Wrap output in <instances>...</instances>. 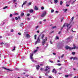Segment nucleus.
Masks as SVG:
<instances>
[{
	"mask_svg": "<svg viewBox=\"0 0 78 78\" xmlns=\"http://www.w3.org/2000/svg\"><path fill=\"white\" fill-rule=\"evenodd\" d=\"M73 19H74V17H73L71 19H72V20H73Z\"/></svg>",
	"mask_w": 78,
	"mask_h": 78,
	"instance_id": "obj_54",
	"label": "nucleus"
},
{
	"mask_svg": "<svg viewBox=\"0 0 78 78\" xmlns=\"http://www.w3.org/2000/svg\"><path fill=\"white\" fill-rule=\"evenodd\" d=\"M18 18L19 19H20V16H18Z\"/></svg>",
	"mask_w": 78,
	"mask_h": 78,
	"instance_id": "obj_48",
	"label": "nucleus"
},
{
	"mask_svg": "<svg viewBox=\"0 0 78 78\" xmlns=\"http://www.w3.org/2000/svg\"><path fill=\"white\" fill-rule=\"evenodd\" d=\"M39 28V26H36V29H37V28Z\"/></svg>",
	"mask_w": 78,
	"mask_h": 78,
	"instance_id": "obj_42",
	"label": "nucleus"
},
{
	"mask_svg": "<svg viewBox=\"0 0 78 78\" xmlns=\"http://www.w3.org/2000/svg\"><path fill=\"white\" fill-rule=\"evenodd\" d=\"M15 19L16 20H17L18 19V18L17 17H15Z\"/></svg>",
	"mask_w": 78,
	"mask_h": 78,
	"instance_id": "obj_45",
	"label": "nucleus"
},
{
	"mask_svg": "<svg viewBox=\"0 0 78 78\" xmlns=\"http://www.w3.org/2000/svg\"><path fill=\"white\" fill-rule=\"evenodd\" d=\"M29 12L31 13L33 12V9L30 10L29 11Z\"/></svg>",
	"mask_w": 78,
	"mask_h": 78,
	"instance_id": "obj_20",
	"label": "nucleus"
},
{
	"mask_svg": "<svg viewBox=\"0 0 78 78\" xmlns=\"http://www.w3.org/2000/svg\"><path fill=\"white\" fill-rule=\"evenodd\" d=\"M49 67L48 66H47L46 67V69H48V68Z\"/></svg>",
	"mask_w": 78,
	"mask_h": 78,
	"instance_id": "obj_58",
	"label": "nucleus"
},
{
	"mask_svg": "<svg viewBox=\"0 0 78 78\" xmlns=\"http://www.w3.org/2000/svg\"><path fill=\"white\" fill-rule=\"evenodd\" d=\"M45 76H48L47 74L46 73H45Z\"/></svg>",
	"mask_w": 78,
	"mask_h": 78,
	"instance_id": "obj_57",
	"label": "nucleus"
},
{
	"mask_svg": "<svg viewBox=\"0 0 78 78\" xmlns=\"http://www.w3.org/2000/svg\"><path fill=\"white\" fill-rule=\"evenodd\" d=\"M65 77H66V78H67V77H69L68 75H65Z\"/></svg>",
	"mask_w": 78,
	"mask_h": 78,
	"instance_id": "obj_32",
	"label": "nucleus"
},
{
	"mask_svg": "<svg viewBox=\"0 0 78 78\" xmlns=\"http://www.w3.org/2000/svg\"><path fill=\"white\" fill-rule=\"evenodd\" d=\"M61 31H59V32H58L59 34H61Z\"/></svg>",
	"mask_w": 78,
	"mask_h": 78,
	"instance_id": "obj_46",
	"label": "nucleus"
},
{
	"mask_svg": "<svg viewBox=\"0 0 78 78\" xmlns=\"http://www.w3.org/2000/svg\"><path fill=\"white\" fill-rule=\"evenodd\" d=\"M44 34H43L41 37V39H43L44 38Z\"/></svg>",
	"mask_w": 78,
	"mask_h": 78,
	"instance_id": "obj_25",
	"label": "nucleus"
},
{
	"mask_svg": "<svg viewBox=\"0 0 78 78\" xmlns=\"http://www.w3.org/2000/svg\"><path fill=\"white\" fill-rule=\"evenodd\" d=\"M76 0H75V1H73L72 2V4L73 5V3H75V2H76Z\"/></svg>",
	"mask_w": 78,
	"mask_h": 78,
	"instance_id": "obj_24",
	"label": "nucleus"
},
{
	"mask_svg": "<svg viewBox=\"0 0 78 78\" xmlns=\"http://www.w3.org/2000/svg\"><path fill=\"white\" fill-rule=\"evenodd\" d=\"M51 1H52V0H49V2H50L51 3V4H52V3Z\"/></svg>",
	"mask_w": 78,
	"mask_h": 78,
	"instance_id": "obj_38",
	"label": "nucleus"
},
{
	"mask_svg": "<svg viewBox=\"0 0 78 78\" xmlns=\"http://www.w3.org/2000/svg\"><path fill=\"white\" fill-rule=\"evenodd\" d=\"M12 14H11L10 15V17H12Z\"/></svg>",
	"mask_w": 78,
	"mask_h": 78,
	"instance_id": "obj_43",
	"label": "nucleus"
},
{
	"mask_svg": "<svg viewBox=\"0 0 78 78\" xmlns=\"http://www.w3.org/2000/svg\"><path fill=\"white\" fill-rule=\"evenodd\" d=\"M63 11H64L65 12H66L67 11V9H63Z\"/></svg>",
	"mask_w": 78,
	"mask_h": 78,
	"instance_id": "obj_23",
	"label": "nucleus"
},
{
	"mask_svg": "<svg viewBox=\"0 0 78 78\" xmlns=\"http://www.w3.org/2000/svg\"><path fill=\"white\" fill-rule=\"evenodd\" d=\"M27 3V1H25L23 4L22 6V8H23V5H24L25 4H26V3Z\"/></svg>",
	"mask_w": 78,
	"mask_h": 78,
	"instance_id": "obj_13",
	"label": "nucleus"
},
{
	"mask_svg": "<svg viewBox=\"0 0 78 78\" xmlns=\"http://www.w3.org/2000/svg\"><path fill=\"white\" fill-rule=\"evenodd\" d=\"M18 34L19 35H21V34H20V32H19Z\"/></svg>",
	"mask_w": 78,
	"mask_h": 78,
	"instance_id": "obj_47",
	"label": "nucleus"
},
{
	"mask_svg": "<svg viewBox=\"0 0 78 78\" xmlns=\"http://www.w3.org/2000/svg\"><path fill=\"white\" fill-rule=\"evenodd\" d=\"M67 27L68 29H69L71 27V25L70 24H68L67 25Z\"/></svg>",
	"mask_w": 78,
	"mask_h": 78,
	"instance_id": "obj_7",
	"label": "nucleus"
},
{
	"mask_svg": "<svg viewBox=\"0 0 78 78\" xmlns=\"http://www.w3.org/2000/svg\"><path fill=\"white\" fill-rule=\"evenodd\" d=\"M66 49H69L70 50H73V48H70V47L67 46H66Z\"/></svg>",
	"mask_w": 78,
	"mask_h": 78,
	"instance_id": "obj_5",
	"label": "nucleus"
},
{
	"mask_svg": "<svg viewBox=\"0 0 78 78\" xmlns=\"http://www.w3.org/2000/svg\"><path fill=\"white\" fill-rule=\"evenodd\" d=\"M39 42H40V38H39V37H38L37 41L35 42V44L36 45L37 43H39Z\"/></svg>",
	"mask_w": 78,
	"mask_h": 78,
	"instance_id": "obj_3",
	"label": "nucleus"
},
{
	"mask_svg": "<svg viewBox=\"0 0 78 78\" xmlns=\"http://www.w3.org/2000/svg\"><path fill=\"white\" fill-rule=\"evenodd\" d=\"M47 14V12L46 11H44L43 13L41 15V17H44L45 16V15Z\"/></svg>",
	"mask_w": 78,
	"mask_h": 78,
	"instance_id": "obj_4",
	"label": "nucleus"
},
{
	"mask_svg": "<svg viewBox=\"0 0 78 78\" xmlns=\"http://www.w3.org/2000/svg\"><path fill=\"white\" fill-rule=\"evenodd\" d=\"M73 60H77L78 59V58H77V57H74L73 58Z\"/></svg>",
	"mask_w": 78,
	"mask_h": 78,
	"instance_id": "obj_16",
	"label": "nucleus"
},
{
	"mask_svg": "<svg viewBox=\"0 0 78 78\" xmlns=\"http://www.w3.org/2000/svg\"><path fill=\"white\" fill-rule=\"evenodd\" d=\"M50 43L51 44H53V43L51 42V41H50Z\"/></svg>",
	"mask_w": 78,
	"mask_h": 78,
	"instance_id": "obj_61",
	"label": "nucleus"
},
{
	"mask_svg": "<svg viewBox=\"0 0 78 78\" xmlns=\"http://www.w3.org/2000/svg\"><path fill=\"white\" fill-rule=\"evenodd\" d=\"M67 23H65V24L63 25V27H65L66 25L67 26Z\"/></svg>",
	"mask_w": 78,
	"mask_h": 78,
	"instance_id": "obj_17",
	"label": "nucleus"
},
{
	"mask_svg": "<svg viewBox=\"0 0 78 78\" xmlns=\"http://www.w3.org/2000/svg\"><path fill=\"white\" fill-rule=\"evenodd\" d=\"M2 68L5 70H9L10 71H12V70H10L9 69H7L6 68H5V67H3Z\"/></svg>",
	"mask_w": 78,
	"mask_h": 78,
	"instance_id": "obj_15",
	"label": "nucleus"
},
{
	"mask_svg": "<svg viewBox=\"0 0 78 78\" xmlns=\"http://www.w3.org/2000/svg\"><path fill=\"white\" fill-rule=\"evenodd\" d=\"M30 58L31 59V61L33 62H34V59H33V53H31L30 54Z\"/></svg>",
	"mask_w": 78,
	"mask_h": 78,
	"instance_id": "obj_2",
	"label": "nucleus"
},
{
	"mask_svg": "<svg viewBox=\"0 0 78 78\" xmlns=\"http://www.w3.org/2000/svg\"><path fill=\"white\" fill-rule=\"evenodd\" d=\"M2 37L0 36V39H2Z\"/></svg>",
	"mask_w": 78,
	"mask_h": 78,
	"instance_id": "obj_64",
	"label": "nucleus"
},
{
	"mask_svg": "<svg viewBox=\"0 0 78 78\" xmlns=\"http://www.w3.org/2000/svg\"><path fill=\"white\" fill-rule=\"evenodd\" d=\"M14 14L15 15H18V14H18L17 13H15Z\"/></svg>",
	"mask_w": 78,
	"mask_h": 78,
	"instance_id": "obj_52",
	"label": "nucleus"
},
{
	"mask_svg": "<svg viewBox=\"0 0 78 78\" xmlns=\"http://www.w3.org/2000/svg\"><path fill=\"white\" fill-rule=\"evenodd\" d=\"M11 32H13L14 31V30L12 29L11 30Z\"/></svg>",
	"mask_w": 78,
	"mask_h": 78,
	"instance_id": "obj_44",
	"label": "nucleus"
},
{
	"mask_svg": "<svg viewBox=\"0 0 78 78\" xmlns=\"http://www.w3.org/2000/svg\"><path fill=\"white\" fill-rule=\"evenodd\" d=\"M34 9L37 11L38 10V7H37V6H35L34 7Z\"/></svg>",
	"mask_w": 78,
	"mask_h": 78,
	"instance_id": "obj_14",
	"label": "nucleus"
},
{
	"mask_svg": "<svg viewBox=\"0 0 78 78\" xmlns=\"http://www.w3.org/2000/svg\"><path fill=\"white\" fill-rule=\"evenodd\" d=\"M53 54L54 55H56V53H53Z\"/></svg>",
	"mask_w": 78,
	"mask_h": 78,
	"instance_id": "obj_62",
	"label": "nucleus"
},
{
	"mask_svg": "<svg viewBox=\"0 0 78 78\" xmlns=\"http://www.w3.org/2000/svg\"><path fill=\"white\" fill-rule=\"evenodd\" d=\"M41 9L43 10V9H44V7H41Z\"/></svg>",
	"mask_w": 78,
	"mask_h": 78,
	"instance_id": "obj_39",
	"label": "nucleus"
},
{
	"mask_svg": "<svg viewBox=\"0 0 78 78\" xmlns=\"http://www.w3.org/2000/svg\"><path fill=\"white\" fill-rule=\"evenodd\" d=\"M26 36L27 38H30V37H31V36L28 34H26Z\"/></svg>",
	"mask_w": 78,
	"mask_h": 78,
	"instance_id": "obj_9",
	"label": "nucleus"
},
{
	"mask_svg": "<svg viewBox=\"0 0 78 78\" xmlns=\"http://www.w3.org/2000/svg\"><path fill=\"white\" fill-rule=\"evenodd\" d=\"M64 55L63 54V55H62V56H61V58H63V57H64Z\"/></svg>",
	"mask_w": 78,
	"mask_h": 78,
	"instance_id": "obj_41",
	"label": "nucleus"
},
{
	"mask_svg": "<svg viewBox=\"0 0 78 78\" xmlns=\"http://www.w3.org/2000/svg\"><path fill=\"white\" fill-rule=\"evenodd\" d=\"M54 32V31H53L51 32V33H52Z\"/></svg>",
	"mask_w": 78,
	"mask_h": 78,
	"instance_id": "obj_55",
	"label": "nucleus"
},
{
	"mask_svg": "<svg viewBox=\"0 0 78 78\" xmlns=\"http://www.w3.org/2000/svg\"><path fill=\"white\" fill-rule=\"evenodd\" d=\"M37 50H36L34 51V53H36V52H37Z\"/></svg>",
	"mask_w": 78,
	"mask_h": 78,
	"instance_id": "obj_29",
	"label": "nucleus"
},
{
	"mask_svg": "<svg viewBox=\"0 0 78 78\" xmlns=\"http://www.w3.org/2000/svg\"><path fill=\"white\" fill-rule=\"evenodd\" d=\"M56 38L57 39H59V37H56Z\"/></svg>",
	"mask_w": 78,
	"mask_h": 78,
	"instance_id": "obj_51",
	"label": "nucleus"
},
{
	"mask_svg": "<svg viewBox=\"0 0 78 78\" xmlns=\"http://www.w3.org/2000/svg\"><path fill=\"white\" fill-rule=\"evenodd\" d=\"M44 22H45L46 21V20L45 19L43 20Z\"/></svg>",
	"mask_w": 78,
	"mask_h": 78,
	"instance_id": "obj_63",
	"label": "nucleus"
},
{
	"mask_svg": "<svg viewBox=\"0 0 78 78\" xmlns=\"http://www.w3.org/2000/svg\"><path fill=\"white\" fill-rule=\"evenodd\" d=\"M73 49H75V48H76V49L78 48V46L76 47L75 46V44H73Z\"/></svg>",
	"mask_w": 78,
	"mask_h": 78,
	"instance_id": "obj_8",
	"label": "nucleus"
},
{
	"mask_svg": "<svg viewBox=\"0 0 78 78\" xmlns=\"http://www.w3.org/2000/svg\"><path fill=\"white\" fill-rule=\"evenodd\" d=\"M64 19V18H62L61 20V22H62Z\"/></svg>",
	"mask_w": 78,
	"mask_h": 78,
	"instance_id": "obj_35",
	"label": "nucleus"
},
{
	"mask_svg": "<svg viewBox=\"0 0 78 78\" xmlns=\"http://www.w3.org/2000/svg\"><path fill=\"white\" fill-rule=\"evenodd\" d=\"M13 2H16V0H13Z\"/></svg>",
	"mask_w": 78,
	"mask_h": 78,
	"instance_id": "obj_49",
	"label": "nucleus"
},
{
	"mask_svg": "<svg viewBox=\"0 0 78 78\" xmlns=\"http://www.w3.org/2000/svg\"><path fill=\"white\" fill-rule=\"evenodd\" d=\"M56 26H54L52 27V28L53 29L54 28H56Z\"/></svg>",
	"mask_w": 78,
	"mask_h": 78,
	"instance_id": "obj_40",
	"label": "nucleus"
},
{
	"mask_svg": "<svg viewBox=\"0 0 78 78\" xmlns=\"http://www.w3.org/2000/svg\"><path fill=\"white\" fill-rule=\"evenodd\" d=\"M31 5V2H29L28 3V6H29V5Z\"/></svg>",
	"mask_w": 78,
	"mask_h": 78,
	"instance_id": "obj_27",
	"label": "nucleus"
},
{
	"mask_svg": "<svg viewBox=\"0 0 78 78\" xmlns=\"http://www.w3.org/2000/svg\"><path fill=\"white\" fill-rule=\"evenodd\" d=\"M36 69H37V70H39V69L40 68V66L39 65H37L36 66Z\"/></svg>",
	"mask_w": 78,
	"mask_h": 78,
	"instance_id": "obj_11",
	"label": "nucleus"
},
{
	"mask_svg": "<svg viewBox=\"0 0 78 78\" xmlns=\"http://www.w3.org/2000/svg\"><path fill=\"white\" fill-rule=\"evenodd\" d=\"M23 23H22L21 24H20V27H23Z\"/></svg>",
	"mask_w": 78,
	"mask_h": 78,
	"instance_id": "obj_22",
	"label": "nucleus"
},
{
	"mask_svg": "<svg viewBox=\"0 0 78 78\" xmlns=\"http://www.w3.org/2000/svg\"><path fill=\"white\" fill-rule=\"evenodd\" d=\"M49 62H51V63H53V61L49 60Z\"/></svg>",
	"mask_w": 78,
	"mask_h": 78,
	"instance_id": "obj_37",
	"label": "nucleus"
},
{
	"mask_svg": "<svg viewBox=\"0 0 78 78\" xmlns=\"http://www.w3.org/2000/svg\"><path fill=\"white\" fill-rule=\"evenodd\" d=\"M29 76L28 75H25V76Z\"/></svg>",
	"mask_w": 78,
	"mask_h": 78,
	"instance_id": "obj_56",
	"label": "nucleus"
},
{
	"mask_svg": "<svg viewBox=\"0 0 78 78\" xmlns=\"http://www.w3.org/2000/svg\"><path fill=\"white\" fill-rule=\"evenodd\" d=\"M30 14H28L27 15V16H30Z\"/></svg>",
	"mask_w": 78,
	"mask_h": 78,
	"instance_id": "obj_50",
	"label": "nucleus"
},
{
	"mask_svg": "<svg viewBox=\"0 0 78 78\" xmlns=\"http://www.w3.org/2000/svg\"><path fill=\"white\" fill-rule=\"evenodd\" d=\"M57 66H61V63H58L57 64Z\"/></svg>",
	"mask_w": 78,
	"mask_h": 78,
	"instance_id": "obj_30",
	"label": "nucleus"
},
{
	"mask_svg": "<svg viewBox=\"0 0 78 78\" xmlns=\"http://www.w3.org/2000/svg\"><path fill=\"white\" fill-rule=\"evenodd\" d=\"M51 12L53 13V12H54V9H51Z\"/></svg>",
	"mask_w": 78,
	"mask_h": 78,
	"instance_id": "obj_26",
	"label": "nucleus"
},
{
	"mask_svg": "<svg viewBox=\"0 0 78 78\" xmlns=\"http://www.w3.org/2000/svg\"><path fill=\"white\" fill-rule=\"evenodd\" d=\"M40 69L42 71L44 70V68H40Z\"/></svg>",
	"mask_w": 78,
	"mask_h": 78,
	"instance_id": "obj_28",
	"label": "nucleus"
},
{
	"mask_svg": "<svg viewBox=\"0 0 78 78\" xmlns=\"http://www.w3.org/2000/svg\"><path fill=\"white\" fill-rule=\"evenodd\" d=\"M55 12L56 13H58V11H56Z\"/></svg>",
	"mask_w": 78,
	"mask_h": 78,
	"instance_id": "obj_59",
	"label": "nucleus"
},
{
	"mask_svg": "<svg viewBox=\"0 0 78 78\" xmlns=\"http://www.w3.org/2000/svg\"><path fill=\"white\" fill-rule=\"evenodd\" d=\"M58 2V0H54V3L55 4L57 3Z\"/></svg>",
	"mask_w": 78,
	"mask_h": 78,
	"instance_id": "obj_19",
	"label": "nucleus"
},
{
	"mask_svg": "<svg viewBox=\"0 0 78 78\" xmlns=\"http://www.w3.org/2000/svg\"><path fill=\"white\" fill-rule=\"evenodd\" d=\"M47 40V38L46 37L45 40L44 39L42 41L43 45H44V44H46V41Z\"/></svg>",
	"mask_w": 78,
	"mask_h": 78,
	"instance_id": "obj_1",
	"label": "nucleus"
},
{
	"mask_svg": "<svg viewBox=\"0 0 78 78\" xmlns=\"http://www.w3.org/2000/svg\"><path fill=\"white\" fill-rule=\"evenodd\" d=\"M72 54L73 55H75V53L74 52H72Z\"/></svg>",
	"mask_w": 78,
	"mask_h": 78,
	"instance_id": "obj_36",
	"label": "nucleus"
},
{
	"mask_svg": "<svg viewBox=\"0 0 78 78\" xmlns=\"http://www.w3.org/2000/svg\"><path fill=\"white\" fill-rule=\"evenodd\" d=\"M45 71H47L46 72L47 73H49V72H50V68H48V69L46 68L45 70Z\"/></svg>",
	"mask_w": 78,
	"mask_h": 78,
	"instance_id": "obj_6",
	"label": "nucleus"
},
{
	"mask_svg": "<svg viewBox=\"0 0 78 78\" xmlns=\"http://www.w3.org/2000/svg\"><path fill=\"white\" fill-rule=\"evenodd\" d=\"M71 2V1H70L69 2H68L69 3V5H68L67 4H66V6H67V7L69 6V5H70V3Z\"/></svg>",
	"mask_w": 78,
	"mask_h": 78,
	"instance_id": "obj_12",
	"label": "nucleus"
},
{
	"mask_svg": "<svg viewBox=\"0 0 78 78\" xmlns=\"http://www.w3.org/2000/svg\"><path fill=\"white\" fill-rule=\"evenodd\" d=\"M8 8V6H6L4 7L3 8V9H6V8Z\"/></svg>",
	"mask_w": 78,
	"mask_h": 78,
	"instance_id": "obj_31",
	"label": "nucleus"
},
{
	"mask_svg": "<svg viewBox=\"0 0 78 78\" xmlns=\"http://www.w3.org/2000/svg\"><path fill=\"white\" fill-rule=\"evenodd\" d=\"M62 3H63V2H62V1H61L60 2V5H62Z\"/></svg>",
	"mask_w": 78,
	"mask_h": 78,
	"instance_id": "obj_21",
	"label": "nucleus"
},
{
	"mask_svg": "<svg viewBox=\"0 0 78 78\" xmlns=\"http://www.w3.org/2000/svg\"><path fill=\"white\" fill-rule=\"evenodd\" d=\"M37 33H39V31H37Z\"/></svg>",
	"mask_w": 78,
	"mask_h": 78,
	"instance_id": "obj_60",
	"label": "nucleus"
},
{
	"mask_svg": "<svg viewBox=\"0 0 78 78\" xmlns=\"http://www.w3.org/2000/svg\"><path fill=\"white\" fill-rule=\"evenodd\" d=\"M36 36H37L36 35H34V39H36Z\"/></svg>",
	"mask_w": 78,
	"mask_h": 78,
	"instance_id": "obj_34",
	"label": "nucleus"
},
{
	"mask_svg": "<svg viewBox=\"0 0 78 78\" xmlns=\"http://www.w3.org/2000/svg\"><path fill=\"white\" fill-rule=\"evenodd\" d=\"M23 16H24V13L23 12H21V16L22 17Z\"/></svg>",
	"mask_w": 78,
	"mask_h": 78,
	"instance_id": "obj_18",
	"label": "nucleus"
},
{
	"mask_svg": "<svg viewBox=\"0 0 78 78\" xmlns=\"http://www.w3.org/2000/svg\"><path fill=\"white\" fill-rule=\"evenodd\" d=\"M52 72L53 73H54L56 74V73H57V71H56L55 69H53V70L52 71Z\"/></svg>",
	"mask_w": 78,
	"mask_h": 78,
	"instance_id": "obj_10",
	"label": "nucleus"
},
{
	"mask_svg": "<svg viewBox=\"0 0 78 78\" xmlns=\"http://www.w3.org/2000/svg\"><path fill=\"white\" fill-rule=\"evenodd\" d=\"M4 24H5V22H3V24H2V23L1 24L2 25H4Z\"/></svg>",
	"mask_w": 78,
	"mask_h": 78,
	"instance_id": "obj_53",
	"label": "nucleus"
},
{
	"mask_svg": "<svg viewBox=\"0 0 78 78\" xmlns=\"http://www.w3.org/2000/svg\"><path fill=\"white\" fill-rule=\"evenodd\" d=\"M16 48V46H14V49H12V51H14V50H15V49Z\"/></svg>",
	"mask_w": 78,
	"mask_h": 78,
	"instance_id": "obj_33",
	"label": "nucleus"
}]
</instances>
